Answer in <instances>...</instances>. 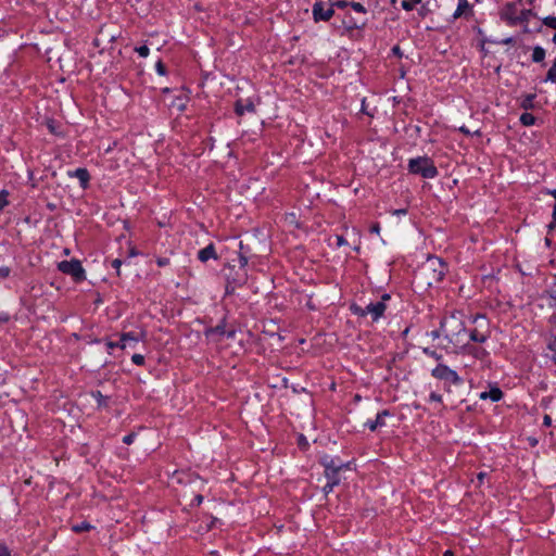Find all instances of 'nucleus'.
Returning a JSON list of instances; mask_svg holds the SVG:
<instances>
[{
  "mask_svg": "<svg viewBox=\"0 0 556 556\" xmlns=\"http://www.w3.org/2000/svg\"><path fill=\"white\" fill-rule=\"evenodd\" d=\"M544 81L556 83V59L554 60L551 68L547 71Z\"/></svg>",
  "mask_w": 556,
  "mask_h": 556,
  "instance_id": "nucleus-24",
  "label": "nucleus"
},
{
  "mask_svg": "<svg viewBox=\"0 0 556 556\" xmlns=\"http://www.w3.org/2000/svg\"><path fill=\"white\" fill-rule=\"evenodd\" d=\"M545 242H546L547 245L551 244V240L548 238L545 239Z\"/></svg>",
  "mask_w": 556,
  "mask_h": 556,
  "instance_id": "nucleus-64",
  "label": "nucleus"
},
{
  "mask_svg": "<svg viewBox=\"0 0 556 556\" xmlns=\"http://www.w3.org/2000/svg\"><path fill=\"white\" fill-rule=\"evenodd\" d=\"M549 194H551V195H553V197H554V199H555V204H554V208H553V215H555V216H556V189L551 190V191H549Z\"/></svg>",
  "mask_w": 556,
  "mask_h": 556,
  "instance_id": "nucleus-55",
  "label": "nucleus"
},
{
  "mask_svg": "<svg viewBox=\"0 0 556 556\" xmlns=\"http://www.w3.org/2000/svg\"><path fill=\"white\" fill-rule=\"evenodd\" d=\"M144 339V330L124 332L121 334L119 349L125 350L127 348H135L139 341H143Z\"/></svg>",
  "mask_w": 556,
  "mask_h": 556,
  "instance_id": "nucleus-8",
  "label": "nucleus"
},
{
  "mask_svg": "<svg viewBox=\"0 0 556 556\" xmlns=\"http://www.w3.org/2000/svg\"><path fill=\"white\" fill-rule=\"evenodd\" d=\"M255 106L251 100H247L245 103H243L242 100H238L235 103V112L238 116H242L245 112H254Z\"/></svg>",
  "mask_w": 556,
  "mask_h": 556,
  "instance_id": "nucleus-13",
  "label": "nucleus"
},
{
  "mask_svg": "<svg viewBox=\"0 0 556 556\" xmlns=\"http://www.w3.org/2000/svg\"><path fill=\"white\" fill-rule=\"evenodd\" d=\"M247 279V273H244L242 275V277H240L239 279H233L232 281H228L227 286H226V292L227 293H232L235 291V288L237 286H241Z\"/></svg>",
  "mask_w": 556,
  "mask_h": 556,
  "instance_id": "nucleus-20",
  "label": "nucleus"
},
{
  "mask_svg": "<svg viewBox=\"0 0 556 556\" xmlns=\"http://www.w3.org/2000/svg\"><path fill=\"white\" fill-rule=\"evenodd\" d=\"M422 352H424L426 355H428V356H430V357L434 358L435 361H441V359H442V355H441V354H439L437 351L431 350V349H429V348H424V349H422Z\"/></svg>",
  "mask_w": 556,
  "mask_h": 556,
  "instance_id": "nucleus-29",
  "label": "nucleus"
},
{
  "mask_svg": "<svg viewBox=\"0 0 556 556\" xmlns=\"http://www.w3.org/2000/svg\"><path fill=\"white\" fill-rule=\"evenodd\" d=\"M393 53L396 54V55H401V51H400V47L395 46L393 49H392Z\"/></svg>",
  "mask_w": 556,
  "mask_h": 556,
  "instance_id": "nucleus-61",
  "label": "nucleus"
},
{
  "mask_svg": "<svg viewBox=\"0 0 556 556\" xmlns=\"http://www.w3.org/2000/svg\"><path fill=\"white\" fill-rule=\"evenodd\" d=\"M386 309H387V304H384L383 301L371 302L368 305H366L365 307H362L356 304L351 305V312L354 315H357L361 317L370 315L372 321H378L383 316Z\"/></svg>",
  "mask_w": 556,
  "mask_h": 556,
  "instance_id": "nucleus-4",
  "label": "nucleus"
},
{
  "mask_svg": "<svg viewBox=\"0 0 556 556\" xmlns=\"http://www.w3.org/2000/svg\"><path fill=\"white\" fill-rule=\"evenodd\" d=\"M393 214L394 215H406L407 214V210L406 208L394 210Z\"/></svg>",
  "mask_w": 556,
  "mask_h": 556,
  "instance_id": "nucleus-56",
  "label": "nucleus"
},
{
  "mask_svg": "<svg viewBox=\"0 0 556 556\" xmlns=\"http://www.w3.org/2000/svg\"><path fill=\"white\" fill-rule=\"evenodd\" d=\"M225 333H226L225 319H223L217 326L206 330V336H212V334L225 336Z\"/></svg>",
  "mask_w": 556,
  "mask_h": 556,
  "instance_id": "nucleus-19",
  "label": "nucleus"
},
{
  "mask_svg": "<svg viewBox=\"0 0 556 556\" xmlns=\"http://www.w3.org/2000/svg\"><path fill=\"white\" fill-rule=\"evenodd\" d=\"M334 14V10L329 5V8H325L324 2L317 1L313 5V17L315 22H327Z\"/></svg>",
  "mask_w": 556,
  "mask_h": 556,
  "instance_id": "nucleus-9",
  "label": "nucleus"
},
{
  "mask_svg": "<svg viewBox=\"0 0 556 556\" xmlns=\"http://www.w3.org/2000/svg\"><path fill=\"white\" fill-rule=\"evenodd\" d=\"M156 264L160 266V267H164V266H167L169 264V258L167 257H159L156 260Z\"/></svg>",
  "mask_w": 556,
  "mask_h": 556,
  "instance_id": "nucleus-43",
  "label": "nucleus"
},
{
  "mask_svg": "<svg viewBox=\"0 0 556 556\" xmlns=\"http://www.w3.org/2000/svg\"><path fill=\"white\" fill-rule=\"evenodd\" d=\"M470 355L475 358L484 361L489 356V352L483 348L478 346H465Z\"/></svg>",
  "mask_w": 556,
  "mask_h": 556,
  "instance_id": "nucleus-16",
  "label": "nucleus"
},
{
  "mask_svg": "<svg viewBox=\"0 0 556 556\" xmlns=\"http://www.w3.org/2000/svg\"><path fill=\"white\" fill-rule=\"evenodd\" d=\"M379 230H380V227H379V225H378V224H376V225H374V226L371 227V231H372V232H377V233H378V232H379Z\"/></svg>",
  "mask_w": 556,
  "mask_h": 556,
  "instance_id": "nucleus-60",
  "label": "nucleus"
},
{
  "mask_svg": "<svg viewBox=\"0 0 556 556\" xmlns=\"http://www.w3.org/2000/svg\"><path fill=\"white\" fill-rule=\"evenodd\" d=\"M422 274L428 278L427 283L432 286L442 281L446 274V265L440 258H429L422 267Z\"/></svg>",
  "mask_w": 556,
  "mask_h": 556,
  "instance_id": "nucleus-3",
  "label": "nucleus"
},
{
  "mask_svg": "<svg viewBox=\"0 0 556 556\" xmlns=\"http://www.w3.org/2000/svg\"><path fill=\"white\" fill-rule=\"evenodd\" d=\"M365 24H366L365 21H362L359 24L357 22H354L352 27L361 28V27L365 26Z\"/></svg>",
  "mask_w": 556,
  "mask_h": 556,
  "instance_id": "nucleus-57",
  "label": "nucleus"
},
{
  "mask_svg": "<svg viewBox=\"0 0 556 556\" xmlns=\"http://www.w3.org/2000/svg\"><path fill=\"white\" fill-rule=\"evenodd\" d=\"M203 501V496L202 495H197L192 502V505H197L199 506Z\"/></svg>",
  "mask_w": 556,
  "mask_h": 556,
  "instance_id": "nucleus-54",
  "label": "nucleus"
},
{
  "mask_svg": "<svg viewBox=\"0 0 556 556\" xmlns=\"http://www.w3.org/2000/svg\"><path fill=\"white\" fill-rule=\"evenodd\" d=\"M548 323L556 329V312L548 317Z\"/></svg>",
  "mask_w": 556,
  "mask_h": 556,
  "instance_id": "nucleus-50",
  "label": "nucleus"
},
{
  "mask_svg": "<svg viewBox=\"0 0 556 556\" xmlns=\"http://www.w3.org/2000/svg\"><path fill=\"white\" fill-rule=\"evenodd\" d=\"M520 122L525 126H531L535 123V117L530 113H523L520 116Z\"/></svg>",
  "mask_w": 556,
  "mask_h": 556,
  "instance_id": "nucleus-25",
  "label": "nucleus"
},
{
  "mask_svg": "<svg viewBox=\"0 0 556 556\" xmlns=\"http://www.w3.org/2000/svg\"><path fill=\"white\" fill-rule=\"evenodd\" d=\"M429 336L432 340H437L440 337H443L442 328L440 327L439 329L432 330Z\"/></svg>",
  "mask_w": 556,
  "mask_h": 556,
  "instance_id": "nucleus-40",
  "label": "nucleus"
},
{
  "mask_svg": "<svg viewBox=\"0 0 556 556\" xmlns=\"http://www.w3.org/2000/svg\"><path fill=\"white\" fill-rule=\"evenodd\" d=\"M390 299H391L390 294L384 293V294L381 296V300H380V301H383V303L386 304V301H389Z\"/></svg>",
  "mask_w": 556,
  "mask_h": 556,
  "instance_id": "nucleus-58",
  "label": "nucleus"
},
{
  "mask_svg": "<svg viewBox=\"0 0 556 556\" xmlns=\"http://www.w3.org/2000/svg\"><path fill=\"white\" fill-rule=\"evenodd\" d=\"M486 477H488L486 472H484V471L479 472L477 475V480H478L479 484H482Z\"/></svg>",
  "mask_w": 556,
  "mask_h": 556,
  "instance_id": "nucleus-47",
  "label": "nucleus"
},
{
  "mask_svg": "<svg viewBox=\"0 0 556 556\" xmlns=\"http://www.w3.org/2000/svg\"><path fill=\"white\" fill-rule=\"evenodd\" d=\"M239 248H240L239 266H240V268H244L249 263V256L247 255V252L244 251V247H243L242 242L239 243Z\"/></svg>",
  "mask_w": 556,
  "mask_h": 556,
  "instance_id": "nucleus-22",
  "label": "nucleus"
},
{
  "mask_svg": "<svg viewBox=\"0 0 556 556\" xmlns=\"http://www.w3.org/2000/svg\"><path fill=\"white\" fill-rule=\"evenodd\" d=\"M350 7L357 13L365 14L367 12L365 7L359 2H350Z\"/></svg>",
  "mask_w": 556,
  "mask_h": 556,
  "instance_id": "nucleus-33",
  "label": "nucleus"
},
{
  "mask_svg": "<svg viewBox=\"0 0 556 556\" xmlns=\"http://www.w3.org/2000/svg\"><path fill=\"white\" fill-rule=\"evenodd\" d=\"M155 68H156V72L160 74V75H165L166 74V67L165 65L163 64L162 61H159L155 65Z\"/></svg>",
  "mask_w": 556,
  "mask_h": 556,
  "instance_id": "nucleus-41",
  "label": "nucleus"
},
{
  "mask_svg": "<svg viewBox=\"0 0 556 556\" xmlns=\"http://www.w3.org/2000/svg\"><path fill=\"white\" fill-rule=\"evenodd\" d=\"M111 265L116 270L117 276H119L122 261L119 258H115V260L112 261Z\"/></svg>",
  "mask_w": 556,
  "mask_h": 556,
  "instance_id": "nucleus-37",
  "label": "nucleus"
},
{
  "mask_svg": "<svg viewBox=\"0 0 556 556\" xmlns=\"http://www.w3.org/2000/svg\"><path fill=\"white\" fill-rule=\"evenodd\" d=\"M543 425L546 426V427H549L552 425V418L549 415H545L543 417Z\"/></svg>",
  "mask_w": 556,
  "mask_h": 556,
  "instance_id": "nucleus-51",
  "label": "nucleus"
},
{
  "mask_svg": "<svg viewBox=\"0 0 556 556\" xmlns=\"http://www.w3.org/2000/svg\"><path fill=\"white\" fill-rule=\"evenodd\" d=\"M422 0H403L402 8L405 11H412L417 4H419Z\"/></svg>",
  "mask_w": 556,
  "mask_h": 556,
  "instance_id": "nucleus-27",
  "label": "nucleus"
},
{
  "mask_svg": "<svg viewBox=\"0 0 556 556\" xmlns=\"http://www.w3.org/2000/svg\"><path fill=\"white\" fill-rule=\"evenodd\" d=\"M443 556H454V553L452 551L447 549L443 553Z\"/></svg>",
  "mask_w": 556,
  "mask_h": 556,
  "instance_id": "nucleus-63",
  "label": "nucleus"
},
{
  "mask_svg": "<svg viewBox=\"0 0 556 556\" xmlns=\"http://www.w3.org/2000/svg\"><path fill=\"white\" fill-rule=\"evenodd\" d=\"M478 320H482L484 323L485 318H484V316L478 315L475 317V321H478Z\"/></svg>",
  "mask_w": 556,
  "mask_h": 556,
  "instance_id": "nucleus-62",
  "label": "nucleus"
},
{
  "mask_svg": "<svg viewBox=\"0 0 556 556\" xmlns=\"http://www.w3.org/2000/svg\"><path fill=\"white\" fill-rule=\"evenodd\" d=\"M443 338L448 344L455 348L467 346V330L464 315L460 312L453 311L441 319Z\"/></svg>",
  "mask_w": 556,
  "mask_h": 556,
  "instance_id": "nucleus-1",
  "label": "nucleus"
},
{
  "mask_svg": "<svg viewBox=\"0 0 556 556\" xmlns=\"http://www.w3.org/2000/svg\"><path fill=\"white\" fill-rule=\"evenodd\" d=\"M431 376L450 384L459 386L463 379L459 375L444 364H439L431 370Z\"/></svg>",
  "mask_w": 556,
  "mask_h": 556,
  "instance_id": "nucleus-6",
  "label": "nucleus"
},
{
  "mask_svg": "<svg viewBox=\"0 0 556 556\" xmlns=\"http://www.w3.org/2000/svg\"><path fill=\"white\" fill-rule=\"evenodd\" d=\"M503 397V392L500 388H491L490 391L482 392L480 394L481 400L490 399L492 402H498Z\"/></svg>",
  "mask_w": 556,
  "mask_h": 556,
  "instance_id": "nucleus-15",
  "label": "nucleus"
},
{
  "mask_svg": "<svg viewBox=\"0 0 556 556\" xmlns=\"http://www.w3.org/2000/svg\"><path fill=\"white\" fill-rule=\"evenodd\" d=\"M390 412L388 409H383L381 412H379L376 416V419L375 420H368L365 426L370 430V431H376L378 428L380 427H384L386 426V421H384V417L387 416H390Z\"/></svg>",
  "mask_w": 556,
  "mask_h": 556,
  "instance_id": "nucleus-11",
  "label": "nucleus"
},
{
  "mask_svg": "<svg viewBox=\"0 0 556 556\" xmlns=\"http://www.w3.org/2000/svg\"><path fill=\"white\" fill-rule=\"evenodd\" d=\"M225 336H226L228 339H233V338L236 337V329H229V330H226Z\"/></svg>",
  "mask_w": 556,
  "mask_h": 556,
  "instance_id": "nucleus-52",
  "label": "nucleus"
},
{
  "mask_svg": "<svg viewBox=\"0 0 556 556\" xmlns=\"http://www.w3.org/2000/svg\"><path fill=\"white\" fill-rule=\"evenodd\" d=\"M556 226V215H553V222L549 224V229H553Z\"/></svg>",
  "mask_w": 556,
  "mask_h": 556,
  "instance_id": "nucleus-59",
  "label": "nucleus"
},
{
  "mask_svg": "<svg viewBox=\"0 0 556 556\" xmlns=\"http://www.w3.org/2000/svg\"><path fill=\"white\" fill-rule=\"evenodd\" d=\"M491 336V332L489 330L488 325H485V328H475L469 330L467 337L468 341L478 342V343H484Z\"/></svg>",
  "mask_w": 556,
  "mask_h": 556,
  "instance_id": "nucleus-10",
  "label": "nucleus"
},
{
  "mask_svg": "<svg viewBox=\"0 0 556 556\" xmlns=\"http://www.w3.org/2000/svg\"><path fill=\"white\" fill-rule=\"evenodd\" d=\"M547 349L556 353V334H549L547 338Z\"/></svg>",
  "mask_w": 556,
  "mask_h": 556,
  "instance_id": "nucleus-30",
  "label": "nucleus"
},
{
  "mask_svg": "<svg viewBox=\"0 0 556 556\" xmlns=\"http://www.w3.org/2000/svg\"><path fill=\"white\" fill-rule=\"evenodd\" d=\"M135 439H136V433L131 432L123 438V442L125 444L129 445L135 441Z\"/></svg>",
  "mask_w": 556,
  "mask_h": 556,
  "instance_id": "nucleus-39",
  "label": "nucleus"
},
{
  "mask_svg": "<svg viewBox=\"0 0 556 556\" xmlns=\"http://www.w3.org/2000/svg\"><path fill=\"white\" fill-rule=\"evenodd\" d=\"M58 269L61 273L71 276L75 282H81L86 279V271L80 261L76 258L59 262Z\"/></svg>",
  "mask_w": 556,
  "mask_h": 556,
  "instance_id": "nucleus-5",
  "label": "nucleus"
},
{
  "mask_svg": "<svg viewBox=\"0 0 556 556\" xmlns=\"http://www.w3.org/2000/svg\"><path fill=\"white\" fill-rule=\"evenodd\" d=\"M8 192L7 191H1L0 192V211H2L8 204H9V201H8Z\"/></svg>",
  "mask_w": 556,
  "mask_h": 556,
  "instance_id": "nucleus-36",
  "label": "nucleus"
},
{
  "mask_svg": "<svg viewBox=\"0 0 556 556\" xmlns=\"http://www.w3.org/2000/svg\"><path fill=\"white\" fill-rule=\"evenodd\" d=\"M92 396L96 399L99 407H105L108 404V397L104 396L100 391H96L92 393Z\"/></svg>",
  "mask_w": 556,
  "mask_h": 556,
  "instance_id": "nucleus-23",
  "label": "nucleus"
},
{
  "mask_svg": "<svg viewBox=\"0 0 556 556\" xmlns=\"http://www.w3.org/2000/svg\"><path fill=\"white\" fill-rule=\"evenodd\" d=\"M323 465L325 467L326 479L329 481H337L340 483L341 479L339 472L343 467H348V465H344L340 462H336L334 459H325L323 462Z\"/></svg>",
  "mask_w": 556,
  "mask_h": 556,
  "instance_id": "nucleus-7",
  "label": "nucleus"
},
{
  "mask_svg": "<svg viewBox=\"0 0 556 556\" xmlns=\"http://www.w3.org/2000/svg\"><path fill=\"white\" fill-rule=\"evenodd\" d=\"M119 344H121V340L118 342H112V341L106 342V346L109 350L119 348Z\"/></svg>",
  "mask_w": 556,
  "mask_h": 556,
  "instance_id": "nucleus-49",
  "label": "nucleus"
},
{
  "mask_svg": "<svg viewBox=\"0 0 556 556\" xmlns=\"http://www.w3.org/2000/svg\"><path fill=\"white\" fill-rule=\"evenodd\" d=\"M91 528H92V526L89 522L83 521L77 525H74L72 527V530L74 532H84V531H89Z\"/></svg>",
  "mask_w": 556,
  "mask_h": 556,
  "instance_id": "nucleus-26",
  "label": "nucleus"
},
{
  "mask_svg": "<svg viewBox=\"0 0 556 556\" xmlns=\"http://www.w3.org/2000/svg\"><path fill=\"white\" fill-rule=\"evenodd\" d=\"M338 484H339V482H337V481L327 480V483L323 488L325 495H328L329 493H331L333 488L337 486Z\"/></svg>",
  "mask_w": 556,
  "mask_h": 556,
  "instance_id": "nucleus-31",
  "label": "nucleus"
},
{
  "mask_svg": "<svg viewBox=\"0 0 556 556\" xmlns=\"http://www.w3.org/2000/svg\"><path fill=\"white\" fill-rule=\"evenodd\" d=\"M469 10H470V4H469L468 0H458V5H457L455 12L453 13V18H455V20L459 18Z\"/></svg>",
  "mask_w": 556,
  "mask_h": 556,
  "instance_id": "nucleus-18",
  "label": "nucleus"
},
{
  "mask_svg": "<svg viewBox=\"0 0 556 556\" xmlns=\"http://www.w3.org/2000/svg\"><path fill=\"white\" fill-rule=\"evenodd\" d=\"M533 99H534V96L533 94H529L527 97L526 101L523 102L522 106L526 108V109L528 106H530Z\"/></svg>",
  "mask_w": 556,
  "mask_h": 556,
  "instance_id": "nucleus-48",
  "label": "nucleus"
},
{
  "mask_svg": "<svg viewBox=\"0 0 556 556\" xmlns=\"http://www.w3.org/2000/svg\"><path fill=\"white\" fill-rule=\"evenodd\" d=\"M544 59H545V50L540 46L534 47L533 52H532V61L535 63H540Z\"/></svg>",
  "mask_w": 556,
  "mask_h": 556,
  "instance_id": "nucleus-21",
  "label": "nucleus"
},
{
  "mask_svg": "<svg viewBox=\"0 0 556 556\" xmlns=\"http://www.w3.org/2000/svg\"><path fill=\"white\" fill-rule=\"evenodd\" d=\"M135 51L141 56L147 58L150 53V49L147 46L136 47Z\"/></svg>",
  "mask_w": 556,
  "mask_h": 556,
  "instance_id": "nucleus-34",
  "label": "nucleus"
},
{
  "mask_svg": "<svg viewBox=\"0 0 556 556\" xmlns=\"http://www.w3.org/2000/svg\"><path fill=\"white\" fill-rule=\"evenodd\" d=\"M131 361L137 366H143L144 365V356L141 354H134L131 356Z\"/></svg>",
  "mask_w": 556,
  "mask_h": 556,
  "instance_id": "nucleus-35",
  "label": "nucleus"
},
{
  "mask_svg": "<svg viewBox=\"0 0 556 556\" xmlns=\"http://www.w3.org/2000/svg\"><path fill=\"white\" fill-rule=\"evenodd\" d=\"M10 271H11V270H10V268H9V267H7V266L0 267V277H1V278H7V277H9Z\"/></svg>",
  "mask_w": 556,
  "mask_h": 556,
  "instance_id": "nucleus-44",
  "label": "nucleus"
},
{
  "mask_svg": "<svg viewBox=\"0 0 556 556\" xmlns=\"http://www.w3.org/2000/svg\"><path fill=\"white\" fill-rule=\"evenodd\" d=\"M73 175L79 180L80 185L84 188L87 187L88 181L90 179V175L86 168H76Z\"/></svg>",
  "mask_w": 556,
  "mask_h": 556,
  "instance_id": "nucleus-17",
  "label": "nucleus"
},
{
  "mask_svg": "<svg viewBox=\"0 0 556 556\" xmlns=\"http://www.w3.org/2000/svg\"><path fill=\"white\" fill-rule=\"evenodd\" d=\"M429 401L441 403L442 402V396L440 394L435 393V392H432L429 395Z\"/></svg>",
  "mask_w": 556,
  "mask_h": 556,
  "instance_id": "nucleus-42",
  "label": "nucleus"
},
{
  "mask_svg": "<svg viewBox=\"0 0 556 556\" xmlns=\"http://www.w3.org/2000/svg\"><path fill=\"white\" fill-rule=\"evenodd\" d=\"M330 7L334 10V8L344 9L348 5H350L346 1H340V0H329Z\"/></svg>",
  "mask_w": 556,
  "mask_h": 556,
  "instance_id": "nucleus-32",
  "label": "nucleus"
},
{
  "mask_svg": "<svg viewBox=\"0 0 556 556\" xmlns=\"http://www.w3.org/2000/svg\"><path fill=\"white\" fill-rule=\"evenodd\" d=\"M549 298L552 299V303H556V287L548 291Z\"/></svg>",
  "mask_w": 556,
  "mask_h": 556,
  "instance_id": "nucleus-53",
  "label": "nucleus"
},
{
  "mask_svg": "<svg viewBox=\"0 0 556 556\" xmlns=\"http://www.w3.org/2000/svg\"><path fill=\"white\" fill-rule=\"evenodd\" d=\"M516 7L514 3H507L502 12V18L508 21L511 24H516L519 20L515 15Z\"/></svg>",
  "mask_w": 556,
  "mask_h": 556,
  "instance_id": "nucleus-14",
  "label": "nucleus"
},
{
  "mask_svg": "<svg viewBox=\"0 0 556 556\" xmlns=\"http://www.w3.org/2000/svg\"><path fill=\"white\" fill-rule=\"evenodd\" d=\"M459 131L467 135V136H470V135H480V130L477 129L475 131H471L468 127L466 126H462L459 127Z\"/></svg>",
  "mask_w": 556,
  "mask_h": 556,
  "instance_id": "nucleus-38",
  "label": "nucleus"
},
{
  "mask_svg": "<svg viewBox=\"0 0 556 556\" xmlns=\"http://www.w3.org/2000/svg\"><path fill=\"white\" fill-rule=\"evenodd\" d=\"M198 258L203 263L207 262L211 258L217 260V254L214 244L211 243L207 247L201 249L198 252Z\"/></svg>",
  "mask_w": 556,
  "mask_h": 556,
  "instance_id": "nucleus-12",
  "label": "nucleus"
},
{
  "mask_svg": "<svg viewBox=\"0 0 556 556\" xmlns=\"http://www.w3.org/2000/svg\"><path fill=\"white\" fill-rule=\"evenodd\" d=\"M408 170L412 174L420 175L427 179L435 178L439 174L434 163L428 156L410 159L408 162Z\"/></svg>",
  "mask_w": 556,
  "mask_h": 556,
  "instance_id": "nucleus-2",
  "label": "nucleus"
},
{
  "mask_svg": "<svg viewBox=\"0 0 556 556\" xmlns=\"http://www.w3.org/2000/svg\"><path fill=\"white\" fill-rule=\"evenodd\" d=\"M542 23L556 30V16H546L542 20Z\"/></svg>",
  "mask_w": 556,
  "mask_h": 556,
  "instance_id": "nucleus-28",
  "label": "nucleus"
},
{
  "mask_svg": "<svg viewBox=\"0 0 556 556\" xmlns=\"http://www.w3.org/2000/svg\"><path fill=\"white\" fill-rule=\"evenodd\" d=\"M336 239H337V245L338 247H342V245H346L348 244V241L344 239L343 236H337Z\"/></svg>",
  "mask_w": 556,
  "mask_h": 556,
  "instance_id": "nucleus-46",
  "label": "nucleus"
},
{
  "mask_svg": "<svg viewBox=\"0 0 556 556\" xmlns=\"http://www.w3.org/2000/svg\"><path fill=\"white\" fill-rule=\"evenodd\" d=\"M0 556H11L9 548L3 544H0Z\"/></svg>",
  "mask_w": 556,
  "mask_h": 556,
  "instance_id": "nucleus-45",
  "label": "nucleus"
}]
</instances>
